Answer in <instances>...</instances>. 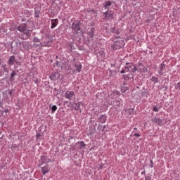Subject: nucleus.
<instances>
[{"label": "nucleus", "instance_id": "nucleus-1", "mask_svg": "<svg viewBox=\"0 0 180 180\" xmlns=\"http://www.w3.org/2000/svg\"><path fill=\"white\" fill-rule=\"evenodd\" d=\"M116 39H117V37L112 39L113 45L111 46V47L115 50L120 49L121 48L124 47L125 45L124 40L121 39H118L117 40Z\"/></svg>", "mask_w": 180, "mask_h": 180}, {"label": "nucleus", "instance_id": "nucleus-2", "mask_svg": "<svg viewBox=\"0 0 180 180\" xmlns=\"http://www.w3.org/2000/svg\"><path fill=\"white\" fill-rule=\"evenodd\" d=\"M136 71L137 68L134 64H132L131 63H126V66H124V68L121 70L120 73L124 74L128 72H134Z\"/></svg>", "mask_w": 180, "mask_h": 180}, {"label": "nucleus", "instance_id": "nucleus-3", "mask_svg": "<svg viewBox=\"0 0 180 180\" xmlns=\"http://www.w3.org/2000/svg\"><path fill=\"white\" fill-rule=\"evenodd\" d=\"M53 41L50 39V37H42L41 42L39 44H37L36 46L40 47H50L52 44Z\"/></svg>", "mask_w": 180, "mask_h": 180}, {"label": "nucleus", "instance_id": "nucleus-4", "mask_svg": "<svg viewBox=\"0 0 180 180\" xmlns=\"http://www.w3.org/2000/svg\"><path fill=\"white\" fill-rule=\"evenodd\" d=\"M18 31L23 32L25 35H27L28 37L30 36V30H27V25H25V23H22L19 27H18Z\"/></svg>", "mask_w": 180, "mask_h": 180}, {"label": "nucleus", "instance_id": "nucleus-5", "mask_svg": "<svg viewBox=\"0 0 180 180\" xmlns=\"http://www.w3.org/2000/svg\"><path fill=\"white\" fill-rule=\"evenodd\" d=\"M81 22L79 20L75 21L72 24V29L74 30L75 32H78L79 31H81Z\"/></svg>", "mask_w": 180, "mask_h": 180}, {"label": "nucleus", "instance_id": "nucleus-6", "mask_svg": "<svg viewBox=\"0 0 180 180\" xmlns=\"http://www.w3.org/2000/svg\"><path fill=\"white\" fill-rule=\"evenodd\" d=\"M60 74L58 72H53L50 75L49 78L51 80L56 81L60 79Z\"/></svg>", "mask_w": 180, "mask_h": 180}, {"label": "nucleus", "instance_id": "nucleus-7", "mask_svg": "<svg viewBox=\"0 0 180 180\" xmlns=\"http://www.w3.org/2000/svg\"><path fill=\"white\" fill-rule=\"evenodd\" d=\"M65 96L66 98L71 101L73 96H75V92L73 91H67Z\"/></svg>", "mask_w": 180, "mask_h": 180}, {"label": "nucleus", "instance_id": "nucleus-8", "mask_svg": "<svg viewBox=\"0 0 180 180\" xmlns=\"http://www.w3.org/2000/svg\"><path fill=\"white\" fill-rule=\"evenodd\" d=\"M58 25V19H51V29H54Z\"/></svg>", "mask_w": 180, "mask_h": 180}, {"label": "nucleus", "instance_id": "nucleus-9", "mask_svg": "<svg viewBox=\"0 0 180 180\" xmlns=\"http://www.w3.org/2000/svg\"><path fill=\"white\" fill-rule=\"evenodd\" d=\"M75 72H77L78 73L81 72L82 69V66L81 63L77 62V63H75Z\"/></svg>", "mask_w": 180, "mask_h": 180}, {"label": "nucleus", "instance_id": "nucleus-10", "mask_svg": "<svg viewBox=\"0 0 180 180\" xmlns=\"http://www.w3.org/2000/svg\"><path fill=\"white\" fill-rule=\"evenodd\" d=\"M105 18L107 19H113V13L112 11H106L104 13Z\"/></svg>", "mask_w": 180, "mask_h": 180}, {"label": "nucleus", "instance_id": "nucleus-11", "mask_svg": "<svg viewBox=\"0 0 180 180\" xmlns=\"http://www.w3.org/2000/svg\"><path fill=\"white\" fill-rule=\"evenodd\" d=\"M152 122H153V123H155L159 126H162L163 120L162 119L155 117L154 119H152Z\"/></svg>", "mask_w": 180, "mask_h": 180}, {"label": "nucleus", "instance_id": "nucleus-12", "mask_svg": "<svg viewBox=\"0 0 180 180\" xmlns=\"http://www.w3.org/2000/svg\"><path fill=\"white\" fill-rule=\"evenodd\" d=\"M50 171V169L49 166H44V167L41 168V172L42 175H46V173H48Z\"/></svg>", "mask_w": 180, "mask_h": 180}, {"label": "nucleus", "instance_id": "nucleus-13", "mask_svg": "<svg viewBox=\"0 0 180 180\" xmlns=\"http://www.w3.org/2000/svg\"><path fill=\"white\" fill-rule=\"evenodd\" d=\"M111 33L120 34V32L118 30L117 27H112L110 30Z\"/></svg>", "mask_w": 180, "mask_h": 180}, {"label": "nucleus", "instance_id": "nucleus-14", "mask_svg": "<svg viewBox=\"0 0 180 180\" xmlns=\"http://www.w3.org/2000/svg\"><path fill=\"white\" fill-rule=\"evenodd\" d=\"M118 96L120 95V91H118L117 90H114L112 91V94H110L111 98H115V96Z\"/></svg>", "mask_w": 180, "mask_h": 180}, {"label": "nucleus", "instance_id": "nucleus-15", "mask_svg": "<svg viewBox=\"0 0 180 180\" xmlns=\"http://www.w3.org/2000/svg\"><path fill=\"white\" fill-rule=\"evenodd\" d=\"M78 143H79V146H78V149H82L86 146L84 141L78 142Z\"/></svg>", "mask_w": 180, "mask_h": 180}, {"label": "nucleus", "instance_id": "nucleus-16", "mask_svg": "<svg viewBox=\"0 0 180 180\" xmlns=\"http://www.w3.org/2000/svg\"><path fill=\"white\" fill-rule=\"evenodd\" d=\"M112 6V2L110 1H108L107 2H105V4L104 6L105 9H109V7Z\"/></svg>", "mask_w": 180, "mask_h": 180}, {"label": "nucleus", "instance_id": "nucleus-17", "mask_svg": "<svg viewBox=\"0 0 180 180\" xmlns=\"http://www.w3.org/2000/svg\"><path fill=\"white\" fill-rule=\"evenodd\" d=\"M14 61H15V57L11 56V58H9V60H8L9 64L13 65Z\"/></svg>", "mask_w": 180, "mask_h": 180}, {"label": "nucleus", "instance_id": "nucleus-18", "mask_svg": "<svg viewBox=\"0 0 180 180\" xmlns=\"http://www.w3.org/2000/svg\"><path fill=\"white\" fill-rule=\"evenodd\" d=\"M105 122H106V117L101 115V117H100V122L105 123Z\"/></svg>", "mask_w": 180, "mask_h": 180}, {"label": "nucleus", "instance_id": "nucleus-19", "mask_svg": "<svg viewBox=\"0 0 180 180\" xmlns=\"http://www.w3.org/2000/svg\"><path fill=\"white\" fill-rule=\"evenodd\" d=\"M33 41H34V43H35V46L37 45V44H36V43H39V44L41 43V42H40V39H38V38H36V37L34 38Z\"/></svg>", "mask_w": 180, "mask_h": 180}, {"label": "nucleus", "instance_id": "nucleus-20", "mask_svg": "<svg viewBox=\"0 0 180 180\" xmlns=\"http://www.w3.org/2000/svg\"><path fill=\"white\" fill-rule=\"evenodd\" d=\"M126 112L129 113V115H131L134 112V109H127Z\"/></svg>", "mask_w": 180, "mask_h": 180}, {"label": "nucleus", "instance_id": "nucleus-21", "mask_svg": "<svg viewBox=\"0 0 180 180\" xmlns=\"http://www.w3.org/2000/svg\"><path fill=\"white\" fill-rule=\"evenodd\" d=\"M152 82H155V83H157L158 82V79L156 78L155 77H152V79H151Z\"/></svg>", "mask_w": 180, "mask_h": 180}, {"label": "nucleus", "instance_id": "nucleus-22", "mask_svg": "<svg viewBox=\"0 0 180 180\" xmlns=\"http://www.w3.org/2000/svg\"><path fill=\"white\" fill-rule=\"evenodd\" d=\"M51 110H52V112H54L55 111H56L57 110V106L53 105L52 108H51Z\"/></svg>", "mask_w": 180, "mask_h": 180}, {"label": "nucleus", "instance_id": "nucleus-23", "mask_svg": "<svg viewBox=\"0 0 180 180\" xmlns=\"http://www.w3.org/2000/svg\"><path fill=\"white\" fill-rule=\"evenodd\" d=\"M175 88H176V89L180 90V82L176 83Z\"/></svg>", "mask_w": 180, "mask_h": 180}, {"label": "nucleus", "instance_id": "nucleus-24", "mask_svg": "<svg viewBox=\"0 0 180 180\" xmlns=\"http://www.w3.org/2000/svg\"><path fill=\"white\" fill-rule=\"evenodd\" d=\"M153 110L154 112H158L159 109H158V108H157L156 106H154L153 108Z\"/></svg>", "mask_w": 180, "mask_h": 180}, {"label": "nucleus", "instance_id": "nucleus-25", "mask_svg": "<svg viewBox=\"0 0 180 180\" xmlns=\"http://www.w3.org/2000/svg\"><path fill=\"white\" fill-rule=\"evenodd\" d=\"M165 67V65L164 63L160 64V70H162V69H164Z\"/></svg>", "mask_w": 180, "mask_h": 180}, {"label": "nucleus", "instance_id": "nucleus-26", "mask_svg": "<svg viewBox=\"0 0 180 180\" xmlns=\"http://www.w3.org/2000/svg\"><path fill=\"white\" fill-rule=\"evenodd\" d=\"M39 15H40V13L39 11H35V17L38 18Z\"/></svg>", "mask_w": 180, "mask_h": 180}, {"label": "nucleus", "instance_id": "nucleus-27", "mask_svg": "<svg viewBox=\"0 0 180 180\" xmlns=\"http://www.w3.org/2000/svg\"><path fill=\"white\" fill-rule=\"evenodd\" d=\"M15 76V71H12V73H11V78H13V77Z\"/></svg>", "mask_w": 180, "mask_h": 180}, {"label": "nucleus", "instance_id": "nucleus-28", "mask_svg": "<svg viewBox=\"0 0 180 180\" xmlns=\"http://www.w3.org/2000/svg\"><path fill=\"white\" fill-rule=\"evenodd\" d=\"M2 68H4V71L6 72H8V69L6 68L5 66H2Z\"/></svg>", "mask_w": 180, "mask_h": 180}, {"label": "nucleus", "instance_id": "nucleus-29", "mask_svg": "<svg viewBox=\"0 0 180 180\" xmlns=\"http://www.w3.org/2000/svg\"><path fill=\"white\" fill-rule=\"evenodd\" d=\"M158 73L160 74V75H162V70L158 71Z\"/></svg>", "mask_w": 180, "mask_h": 180}, {"label": "nucleus", "instance_id": "nucleus-30", "mask_svg": "<svg viewBox=\"0 0 180 180\" xmlns=\"http://www.w3.org/2000/svg\"><path fill=\"white\" fill-rule=\"evenodd\" d=\"M150 164H151L150 168H153V160H150Z\"/></svg>", "mask_w": 180, "mask_h": 180}, {"label": "nucleus", "instance_id": "nucleus-31", "mask_svg": "<svg viewBox=\"0 0 180 180\" xmlns=\"http://www.w3.org/2000/svg\"><path fill=\"white\" fill-rule=\"evenodd\" d=\"M39 137H41V134H37V138L39 139Z\"/></svg>", "mask_w": 180, "mask_h": 180}, {"label": "nucleus", "instance_id": "nucleus-32", "mask_svg": "<svg viewBox=\"0 0 180 180\" xmlns=\"http://www.w3.org/2000/svg\"><path fill=\"white\" fill-rule=\"evenodd\" d=\"M134 136H137V137H140V134H135Z\"/></svg>", "mask_w": 180, "mask_h": 180}, {"label": "nucleus", "instance_id": "nucleus-33", "mask_svg": "<svg viewBox=\"0 0 180 180\" xmlns=\"http://www.w3.org/2000/svg\"><path fill=\"white\" fill-rule=\"evenodd\" d=\"M145 180H150V177H146Z\"/></svg>", "mask_w": 180, "mask_h": 180}, {"label": "nucleus", "instance_id": "nucleus-34", "mask_svg": "<svg viewBox=\"0 0 180 180\" xmlns=\"http://www.w3.org/2000/svg\"><path fill=\"white\" fill-rule=\"evenodd\" d=\"M122 92L125 93V91H124L123 89H122Z\"/></svg>", "mask_w": 180, "mask_h": 180}, {"label": "nucleus", "instance_id": "nucleus-35", "mask_svg": "<svg viewBox=\"0 0 180 180\" xmlns=\"http://www.w3.org/2000/svg\"><path fill=\"white\" fill-rule=\"evenodd\" d=\"M91 12H94V13H95V11H94V10H91Z\"/></svg>", "mask_w": 180, "mask_h": 180}, {"label": "nucleus", "instance_id": "nucleus-36", "mask_svg": "<svg viewBox=\"0 0 180 180\" xmlns=\"http://www.w3.org/2000/svg\"><path fill=\"white\" fill-rule=\"evenodd\" d=\"M134 130H137V128H134Z\"/></svg>", "mask_w": 180, "mask_h": 180}, {"label": "nucleus", "instance_id": "nucleus-37", "mask_svg": "<svg viewBox=\"0 0 180 180\" xmlns=\"http://www.w3.org/2000/svg\"><path fill=\"white\" fill-rule=\"evenodd\" d=\"M8 111V110H6V112Z\"/></svg>", "mask_w": 180, "mask_h": 180}, {"label": "nucleus", "instance_id": "nucleus-38", "mask_svg": "<svg viewBox=\"0 0 180 180\" xmlns=\"http://www.w3.org/2000/svg\"><path fill=\"white\" fill-rule=\"evenodd\" d=\"M0 65H1V61H0Z\"/></svg>", "mask_w": 180, "mask_h": 180}]
</instances>
